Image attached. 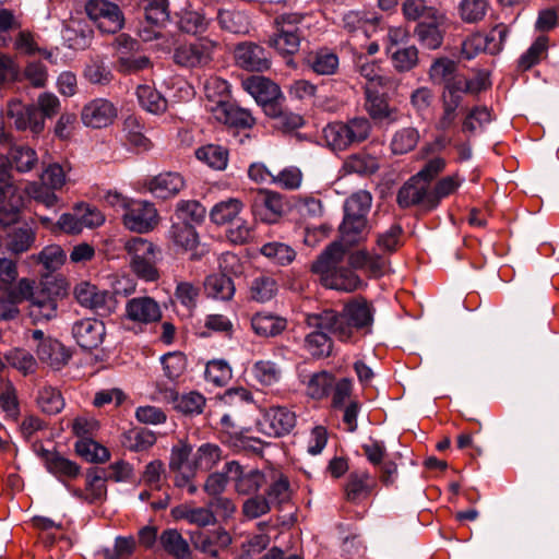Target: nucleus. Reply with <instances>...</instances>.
I'll return each instance as SVG.
<instances>
[{
	"label": "nucleus",
	"instance_id": "obj_1",
	"mask_svg": "<svg viewBox=\"0 0 559 559\" xmlns=\"http://www.w3.org/2000/svg\"><path fill=\"white\" fill-rule=\"evenodd\" d=\"M306 324L311 329H325L342 342L353 341L357 333L372 323V309L366 300L347 304L341 313L325 309L306 314Z\"/></svg>",
	"mask_w": 559,
	"mask_h": 559
},
{
	"label": "nucleus",
	"instance_id": "obj_2",
	"mask_svg": "<svg viewBox=\"0 0 559 559\" xmlns=\"http://www.w3.org/2000/svg\"><path fill=\"white\" fill-rule=\"evenodd\" d=\"M311 271L321 284L331 289L352 293L364 282L346 262V248L341 242H332L311 264Z\"/></svg>",
	"mask_w": 559,
	"mask_h": 559
},
{
	"label": "nucleus",
	"instance_id": "obj_3",
	"mask_svg": "<svg viewBox=\"0 0 559 559\" xmlns=\"http://www.w3.org/2000/svg\"><path fill=\"white\" fill-rule=\"evenodd\" d=\"M371 123L367 118H353L346 122L328 123L323 130V140L332 151H345L354 144L366 141L371 133Z\"/></svg>",
	"mask_w": 559,
	"mask_h": 559
},
{
	"label": "nucleus",
	"instance_id": "obj_4",
	"mask_svg": "<svg viewBox=\"0 0 559 559\" xmlns=\"http://www.w3.org/2000/svg\"><path fill=\"white\" fill-rule=\"evenodd\" d=\"M428 76L432 84H443V92H449L451 85H457L461 87V91L471 94H476L485 88L484 79H466L457 74L456 62L447 57L438 58L431 63Z\"/></svg>",
	"mask_w": 559,
	"mask_h": 559
},
{
	"label": "nucleus",
	"instance_id": "obj_5",
	"mask_svg": "<svg viewBox=\"0 0 559 559\" xmlns=\"http://www.w3.org/2000/svg\"><path fill=\"white\" fill-rule=\"evenodd\" d=\"M124 249L130 257L131 270L136 276L147 282L158 278L157 249L153 242L141 237H133L126 242Z\"/></svg>",
	"mask_w": 559,
	"mask_h": 559
},
{
	"label": "nucleus",
	"instance_id": "obj_6",
	"mask_svg": "<svg viewBox=\"0 0 559 559\" xmlns=\"http://www.w3.org/2000/svg\"><path fill=\"white\" fill-rule=\"evenodd\" d=\"M304 15L296 12L283 13L276 16V32L270 36L269 45L282 56H293L298 52L301 35L298 25Z\"/></svg>",
	"mask_w": 559,
	"mask_h": 559
},
{
	"label": "nucleus",
	"instance_id": "obj_7",
	"mask_svg": "<svg viewBox=\"0 0 559 559\" xmlns=\"http://www.w3.org/2000/svg\"><path fill=\"white\" fill-rule=\"evenodd\" d=\"M84 10L103 34H115L124 25V15L118 4L109 0H87Z\"/></svg>",
	"mask_w": 559,
	"mask_h": 559
},
{
	"label": "nucleus",
	"instance_id": "obj_8",
	"mask_svg": "<svg viewBox=\"0 0 559 559\" xmlns=\"http://www.w3.org/2000/svg\"><path fill=\"white\" fill-rule=\"evenodd\" d=\"M123 318L126 322L131 323L128 326L129 329L142 330L143 326L158 322L162 319V309L152 297H133L126 302Z\"/></svg>",
	"mask_w": 559,
	"mask_h": 559
},
{
	"label": "nucleus",
	"instance_id": "obj_9",
	"mask_svg": "<svg viewBox=\"0 0 559 559\" xmlns=\"http://www.w3.org/2000/svg\"><path fill=\"white\" fill-rule=\"evenodd\" d=\"M158 219V212L155 205L142 200H131L122 215L126 228L139 234L153 230L157 226Z\"/></svg>",
	"mask_w": 559,
	"mask_h": 559
},
{
	"label": "nucleus",
	"instance_id": "obj_10",
	"mask_svg": "<svg viewBox=\"0 0 559 559\" xmlns=\"http://www.w3.org/2000/svg\"><path fill=\"white\" fill-rule=\"evenodd\" d=\"M217 44L209 38L179 45L174 52V61L186 68H202L211 63Z\"/></svg>",
	"mask_w": 559,
	"mask_h": 559
},
{
	"label": "nucleus",
	"instance_id": "obj_11",
	"mask_svg": "<svg viewBox=\"0 0 559 559\" xmlns=\"http://www.w3.org/2000/svg\"><path fill=\"white\" fill-rule=\"evenodd\" d=\"M241 85L258 104L263 106L266 115H277V99L281 96V90L277 84L264 76L252 75L242 80Z\"/></svg>",
	"mask_w": 559,
	"mask_h": 559
},
{
	"label": "nucleus",
	"instance_id": "obj_12",
	"mask_svg": "<svg viewBox=\"0 0 559 559\" xmlns=\"http://www.w3.org/2000/svg\"><path fill=\"white\" fill-rule=\"evenodd\" d=\"M296 425V415L284 406H271L263 411L258 421L259 430L269 437H282Z\"/></svg>",
	"mask_w": 559,
	"mask_h": 559
},
{
	"label": "nucleus",
	"instance_id": "obj_13",
	"mask_svg": "<svg viewBox=\"0 0 559 559\" xmlns=\"http://www.w3.org/2000/svg\"><path fill=\"white\" fill-rule=\"evenodd\" d=\"M80 117L86 128L104 129L116 121L118 108L109 99L95 98L82 107Z\"/></svg>",
	"mask_w": 559,
	"mask_h": 559
},
{
	"label": "nucleus",
	"instance_id": "obj_14",
	"mask_svg": "<svg viewBox=\"0 0 559 559\" xmlns=\"http://www.w3.org/2000/svg\"><path fill=\"white\" fill-rule=\"evenodd\" d=\"M8 116L17 130H28L33 134H39L45 129L43 115L33 104L24 105L19 100H12L8 105Z\"/></svg>",
	"mask_w": 559,
	"mask_h": 559
},
{
	"label": "nucleus",
	"instance_id": "obj_15",
	"mask_svg": "<svg viewBox=\"0 0 559 559\" xmlns=\"http://www.w3.org/2000/svg\"><path fill=\"white\" fill-rule=\"evenodd\" d=\"M32 336L39 342L36 353L41 362L53 369H60L67 365L70 354L59 341L44 337V333L40 330L33 331Z\"/></svg>",
	"mask_w": 559,
	"mask_h": 559
},
{
	"label": "nucleus",
	"instance_id": "obj_16",
	"mask_svg": "<svg viewBox=\"0 0 559 559\" xmlns=\"http://www.w3.org/2000/svg\"><path fill=\"white\" fill-rule=\"evenodd\" d=\"M186 187V180L177 171H164L145 182V188L155 198L167 200L176 197Z\"/></svg>",
	"mask_w": 559,
	"mask_h": 559
},
{
	"label": "nucleus",
	"instance_id": "obj_17",
	"mask_svg": "<svg viewBox=\"0 0 559 559\" xmlns=\"http://www.w3.org/2000/svg\"><path fill=\"white\" fill-rule=\"evenodd\" d=\"M284 204L282 197L273 191L260 190L252 203V213L257 219L272 224L282 215Z\"/></svg>",
	"mask_w": 559,
	"mask_h": 559
},
{
	"label": "nucleus",
	"instance_id": "obj_18",
	"mask_svg": "<svg viewBox=\"0 0 559 559\" xmlns=\"http://www.w3.org/2000/svg\"><path fill=\"white\" fill-rule=\"evenodd\" d=\"M226 474L235 481L238 493L251 495L257 492L265 481V476L258 469H250L245 473L242 466L231 461L225 465Z\"/></svg>",
	"mask_w": 559,
	"mask_h": 559
},
{
	"label": "nucleus",
	"instance_id": "obj_19",
	"mask_svg": "<svg viewBox=\"0 0 559 559\" xmlns=\"http://www.w3.org/2000/svg\"><path fill=\"white\" fill-rule=\"evenodd\" d=\"M72 333L82 348L91 350L103 343L106 329L103 321L87 318L75 322Z\"/></svg>",
	"mask_w": 559,
	"mask_h": 559
},
{
	"label": "nucleus",
	"instance_id": "obj_20",
	"mask_svg": "<svg viewBox=\"0 0 559 559\" xmlns=\"http://www.w3.org/2000/svg\"><path fill=\"white\" fill-rule=\"evenodd\" d=\"M212 116L216 121L235 129H250L255 123V119L248 109L230 102L215 106L212 109Z\"/></svg>",
	"mask_w": 559,
	"mask_h": 559
},
{
	"label": "nucleus",
	"instance_id": "obj_21",
	"mask_svg": "<svg viewBox=\"0 0 559 559\" xmlns=\"http://www.w3.org/2000/svg\"><path fill=\"white\" fill-rule=\"evenodd\" d=\"M169 468L175 474V485H182L188 481L189 475H191L192 472H195L192 448L189 444L179 442L173 447L169 459Z\"/></svg>",
	"mask_w": 559,
	"mask_h": 559
},
{
	"label": "nucleus",
	"instance_id": "obj_22",
	"mask_svg": "<svg viewBox=\"0 0 559 559\" xmlns=\"http://www.w3.org/2000/svg\"><path fill=\"white\" fill-rule=\"evenodd\" d=\"M237 64L248 71H265L270 68V60L265 50L253 43L239 44L235 49Z\"/></svg>",
	"mask_w": 559,
	"mask_h": 559
},
{
	"label": "nucleus",
	"instance_id": "obj_23",
	"mask_svg": "<svg viewBox=\"0 0 559 559\" xmlns=\"http://www.w3.org/2000/svg\"><path fill=\"white\" fill-rule=\"evenodd\" d=\"M429 185L415 175L400 189L397 203L401 207L421 204L429 210Z\"/></svg>",
	"mask_w": 559,
	"mask_h": 559
},
{
	"label": "nucleus",
	"instance_id": "obj_24",
	"mask_svg": "<svg viewBox=\"0 0 559 559\" xmlns=\"http://www.w3.org/2000/svg\"><path fill=\"white\" fill-rule=\"evenodd\" d=\"M376 486V479L367 471H354L345 484L346 500L357 503L368 498Z\"/></svg>",
	"mask_w": 559,
	"mask_h": 559
},
{
	"label": "nucleus",
	"instance_id": "obj_25",
	"mask_svg": "<svg viewBox=\"0 0 559 559\" xmlns=\"http://www.w3.org/2000/svg\"><path fill=\"white\" fill-rule=\"evenodd\" d=\"M36 240V229L28 223H23L8 230L4 236L5 249L13 254L28 251Z\"/></svg>",
	"mask_w": 559,
	"mask_h": 559
},
{
	"label": "nucleus",
	"instance_id": "obj_26",
	"mask_svg": "<svg viewBox=\"0 0 559 559\" xmlns=\"http://www.w3.org/2000/svg\"><path fill=\"white\" fill-rule=\"evenodd\" d=\"M74 295L80 305L97 312L108 310V301L111 295L108 292L99 290L95 285L83 282L75 286Z\"/></svg>",
	"mask_w": 559,
	"mask_h": 559
},
{
	"label": "nucleus",
	"instance_id": "obj_27",
	"mask_svg": "<svg viewBox=\"0 0 559 559\" xmlns=\"http://www.w3.org/2000/svg\"><path fill=\"white\" fill-rule=\"evenodd\" d=\"M465 91H461L457 85H451L449 92H443L441 95L442 114L438 120L437 129L445 131L450 129L457 117V109L460 108Z\"/></svg>",
	"mask_w": 559,
	"mask_h": 559
},
{
	"label": "nucleus",
	"instance_id": "obj_28",
	"mask_svg": "<svg viewBox=\"0 0 559 559\" xmlns=\"http://www.w3.org/2000/svg\"><path fill=\"white\" fill-rule=\"evenodd\" d=\"M192 540L198 550L215 558L230 545L231 537L226 531L216 530L206 534L200 532L192 537Z\"/></svg>",
	"mask_w": 559,
	"mask_h": 559
},
{
	"label": "nucleus",
	"instance_id": "obj_29",
	"mask_svg": "<svg viewBox=\"0 0 559 559\" xmlns=\"http://www.w3.org/2000/svg\"><path fill=\"white\" fill-rule=\"evenodd\" d=\"M171 513L176 520H185L189 524L197 525L199 527L212 526L216 523L215 513L210 508V504L206 507L181 504L173 509Z\"/></svg>",
	"mask_w": 559,
	"mask_h": 559
},
{
	"label": "nucleus",
	"instance_id": "obj_30",
	"mask_svg": "<svg viewBox=\"0 0 559 559\" xmlns=\"http://www.w3.org/2000/svg\"><path fill=\"white\" fill-rule=\"evenodd\" d=\"M253 332L262 337H274L287 328V320L270 312H258L251 318Z\"/></svg>",
	"mask_w": 559,
	"mask_h": 559
},
{
	"label": "nucleus",
	"instance_id": "obj_31",
	"mask_svg": "<svg viewBox=\"0 0 559 559\" xmlns=\"http://www.w3.org/2000/svg\"><path fill=\"white\" fill-rule=\"evenodd\" d=\"M432 19L433 21L430 23L420 22L415 28L419 43L431 50L442 45L443 32L440 29V25L443 24L444 16L440 13H433Z\"/></svg>",
	"mask_w": 559,
	"mask_h": 559
},
{
	"label": "nucleus",
	"instance_id": "obj_32",
	"mask_svg": "<svg viewBox=\"0 0 559 559\" xmlns=\"http://www.w3.org/2000/svg\"><path fill=\"white\" fill-rule=\"evenodd\" d=\"M135 95L140 107L150 114L162 115L167 110V99L151 84L138 85Z\"/></svg>",
	"mask_w": 559,
	"mask_h": 559
},
{
	"label": "nucleus",
	"instance_id": "obj_33",
	"mask_svg": "<svg viewBox=\"0 0 559 559\" xmlns=\"http://www.w3.org/2000/svg\"><path fill=\"white\" fill-rule=\"evenodd\" d=\"M377 22L378 17L365 10H352L342 17V26L348 34L361 33L366 37L369 36V31L374 27Z\"/></svg>",
	"mask_w": 559,
	"mask_h": 559
},
{
	"label": "nucleus",
	"instance_id": "obj_34",
	"mask_svg": "<svg viewBox=\"0 0 559 559\" xmlns=\"http://www.w3.org/2000/svg\"><path fill=\"white\" fill-rule=\"evenodd\" d=\"M159 545L169 556L176 559H189L191 550L188 542L176 528H167L158 537Z\"/></svg>",
	"mask_w": 559,
	"mask_h": 559
},
{
	"label": "nucleus",
	"instance_id": "obj_35",
	"mask_svg": "<svg viewBox=\"0 0 559 559\" xmlns=\"http://www.w3.org/2000/svg\"><path fill=\"white\" fill-rule=\"evenodd\" d=\"M205 108L212 115L215 106H222L229 100V84L218 76H210L204 82Z\"/></svg>",
	"mask_w": 559,
	"mask_h": 559
},
{
	"label": "nucleus",
	"instance_id": "obj_36",
	"mask_svg": "<svg viewBox=\"0 0 559 559\" xmlns=\"http://www.w3.org/2000/svg\"><path fill=\"white\" fill-rule=\"evenodd\" d=\"M166 397L173 403L176 411L185 415L201 414L205 406V397L198 392L180 395L175 390H169Z\"/></svg>",
	"mask_w": 559,
	"mask_h": 559
},
{
	"label": "nucleus",
	"instance_id": "obj_37",
	"mask_svg": "<svg viewBox=\"0 0 559 559\" xmlns=\"http://www.w3.org/2000/svg\"><path fill=\"white\" fill-rule=\"evenodd\" d=\"M211 19L202 10L185 8L179 13L178 27L190 35H200L207 31Z\"/></svg>",
	"mask_w": 559,
	"mask_h": 559
},
{
	"label": "nucleus",
	"instance_id": "obj_38",
	"mask_svg": "<svg viewBox=\"0 0 559 559\" xmlns=\"http://www.w3.org/2000/svg\"><path fill=\"white\" fill-rule=\"evenodd\" d=\"M168 238L174 246L185 251L193 250L199 243V236L193 225L188 222H173Z\"/></svg>",
	"mask_w": 559,
	"mask_h": 559
},
{
	"label": "nucleus",
	"instance_id": "obj_39",
	"mask_svg": "<svg viewBox=\"0 0 559 559\" xmlns=\"http://www.w3.org/2000/svg\"><path fill=\"white\" fill-rule=\"evenodd\" d=\"M379 167L378 158L366 152L352 154L347 156L343 163L345 174H357L361 176L372 175Z\"/></svg>",
	"mask_w": 559,
	"mask_h": 559
},
{
	"label": "nucleus",
	"instance_id": "obj_40",
	"mask_svg": "<svg viewBox=\"0 0 559 559\" xmlns=\"http://www.w3.org/2000/svg\"><path fill=\"white\" fill-rule=\"evenodd\" d=\"M205 293L216 300H230L235 294V285L225 274L209 275L204 282Z\"/></svg>",
	"mask_w": 559,
	"mask_h": 559
},
{
	"label": "nucleus",
	"instance_id": "obj_41",
	"mask_svg": "<svg viewBox=\"0 0 559 559\" xmlns=\"http://www.w3.org/2000/svg\"><path fill=\"white\" fill-rule=\"evenodd\" d=\"M304 340V348L314 358L328 357L332 352V340L325 329H313Z\"/></svg>",
	"mask_w": 559,
	"mask_h": 559
},
{
	"label": "nucleus",
	"instance_id": "obj_42",
	"mask_svg": "<svg viewBox=\"0 0 559 559\" xmlns=\"http://www.w3.org/2000/svg\"><path fill=\"white\" fill-rule=\"evenodd\" d=\"M367 229V219L344 216L340 227L341 243L344 248L352 247L364 239Z\"/></svg>",
	"mask_w": 559,
	"mask_h": 559
},
{
	"label": "nucleus",
	"instance_id": "obj_43",
	"mask_svg": "<svg viewBox=\"0 0 559 559\" xmlns=\"http://www.w3.org/2000/svg\"><path fill=\"white\" fill-rule=\"evenodd\" d=\"M278 290L277 282L270 275H259L249 285V298L257 302H267Z\"/></svg>",
	"mask_w": 559,
	"mask_h": 559
},
{
	"label": "nucleus",
	"instance_id": "obj_44",
	"mask_svg": "<svg viewBox=\"0 0 559 559\" xmlns=\"http://www.w3.org/2000/svg\"><path fill=\"white\" fill-rule=\"evenodd\" d=\"M228 156V150L222 145L207 144L195 150V157L215 170L227 167Z\"/></svg>",
	"mask_w": 559,
	"mask_h": 559
},
{
	"label": "nucleus",
	"instance_id": "obj_45",
	"mask_svg": "<svg viewBox=\"0 0 559 559\" xmlns=\"http://www.w3.org/2000/svg\"><path fill=\"white\" fill-rule=\"evenodd\" d=\"M243 203L236 198H229L216 203L211 212L210 218L216 225L231 223L242 211Z\"/></svg>",
	"mask_w": 559,
	"mask_h": 559
},
{
	"label": "nucleus",
	"instance_id": "obj_46",
	"mask_svg": "<svg viewBox=\"0 0 559 559\" xmlns=\"http://www.w3.org/2000/svg\"><path fill=\"white\" fill-rule=\"evenodd\" d=\"M139 36L143 41H155L154 47L159 50H170L175 44V37L163 28V25H154L146 22L139 29Z\"/></svg>",
	"mask_w": 559,
	"mask_h": 559
},
{
	"label": "nucleus",
	"instance_id": "obj_47",
	"mask_svg": "<svg viewBox=\"0 0 559 559\" xmlns=\"http://www.w3.org/2000/svg\"><path fill=\"white\" fill-rule=\"evenodd\" d=\"M270 479L271 483L266 490L267 500L276 504L288 502L292 498V489L288 478L280 472L272 471Z\"/></svg>",
	"mask_w": 559,
	"mask_h": 559
},
{
	"label": "nucleus",
	"instance_id": "obj_48",
	"mask_svg": "<svg viewBox=\"0 0 559 559\" xmlns=\"http://www.w3.org/2000/svg\"><path fill=\"white\" fill-rule=\"evenodd\" d=\"M15 188L12 183L0 186V224L2 226H10L19 221V205L8 200L13 198Z\"/></svg>",
	"mask_w": 559,
	"mask_h": 559
},
{
	"label": "nucleus",
	"instance_id": "obj_49",
	"mask_svg": "<svg viewBox=\"0 0 559 559\" xmlns=\"http://www.w3.org/2000/svg\"><path fill=\"white\" fill-rule=\"evenodd\" d=\"M46 466L58 478H75L80 474V466L58 453L47 452Z\"/></svg>",
	"mask_w": 559,
	"mask_h": 559
},
{
	"label": "nucleus",
	"instance_id": "obj_50",
	"mask_svg": "<svg viewBox=\"0 0 559 559\" xmlns=\"http://www.w3.org/2000/svg\"><path fill=\"white\" fill-rule=\"evenodd\" d=\"M29 313L35 320H50L57 313V300L43 289L31 300Z\"/></svg>",
	"mask_w": 559,
	"mask_h": 559
},
{
	"label": "nucleus",
	"instance_id": "obj_51",
	"mask_svg": "<svg viewBox=\"0 0 559 559\" xmlns=\"http://www.w3.org/2000/svg\"><path fill=\"white\" fill-rule=\"evenodd\" d=\"M78 455L93 463H105L110 454L106 447L99 444L92 438H81L75 443Z\"/></svg>",
	"mask_w": 559,
	"mask_h": 559
},
{
	"label": "nucleus",
	"instance_id": "obj_52",
	"mask_svg": "<svg viewBox=\"0 0 559 559\" xmlns=\"http://www.w3.org/2000/svg\"><path fill=\"white\" fill-rule=\"evenodd\" d=\"M217 21L221 27L234 34H246L249 32L250 23L248 16L236 10H219Z\"/></svg>",
	"mask_w": 559,
	"mask_h": 559
},
{
	"label": "nucleus",
	"instance_id": "obj_53",
	"mask_svg": "<svg viewBox=\"0 0 559 559\" xmlns=\"http://www.w3.org/2000/svg\"><path fill=\"white\" fill-rule=\"evenodd\" d=\"M36 404L43 413L55 415L64 407V400L56 388L46 385L38 390Z\"/></svg>",
	"mask_w": 559,
	"mask_h": 559
},
{
	"label": "nucleus",
	"instance_id": "obj_54",
	"mask_svg": "<svg viewBox=\"0 0 559 559\" xmlns=\"http://www.w3.org/2000/svg\"><path fill=\"white\" fill-rule=\"evenodd\" d=\"M420 139L416 128L406 127L397 130L391 140L390 147L393 154L403 155L413 151Z\"/></svg>",
	"mask_w": 559,
	"mask_h": 559
},
{
	"label": "nucleus",
	"instance_id": "obj_55",
	"mask_svg": "<svg viewBox=\"0 0 559 559\" xmlns=\"http://www.w3.org/2000/svg\"><path fill=\"white\" fill-rule=\"evenodd\" d=\"M463 181L464 179L461 178L459 174H453L440 179L433 190H430V195L428 197L429 210L437 207L442 199L453 194L461 187Z\"/></svg>",
	"mask_w": 559,
	"mask_h": 559
},
{
	"label": "nucleus",
	"instance_id": "obj_56",
	"mask_svg": "<svg viewBox=\"0 0 559 559\" xmlns=\"http://www.w3.org/2000/svg\"><path fill=\"white\" fill-rule=\"evenodd\" d=\"M205 214V207L197 200H180L176 204V222H188L191 225L200 224L204 221Z\"/></svg>",
	"mask_w": 559,
	"mask_h": 559
},
{
	"label": "nucleus",
	"instance_id": "obj_57",
	"mask_svg": "<svg viewBox=\"0 0 559 559\" xmlns=\"http://www.w3.org/2000/svg\"><path fill=\"white\" fill-rule=\"evenodd\" d=\"M308 64L317 74L331 75L338 68V57L330 50L322 49L308 57Z\"/></svg>",
	"mask_w": 559,
	"mask_h": 559
},
{
	"label": "nucleus",
	"instance_id": "obj_58",
	"mask_svg": "<svg viewBox=\"0 0 559 559\" xmlns=\"http://www.w3.org/2000/svg\"><path fill=\"white\" fill-rule=\"evenodd\" d=\"M372 197L366 190H359L353 193L344 205L345 215L348 217H357L367 219V214L370 211Z\"/></svg>",
	"mask_w": 559,
	"mask_h": 559
},
{
	"label": "nucleus",
	"instance_id": "obj_59",
	"mask_svg": "<svg viewBox=\"0 0 559 559\" xmlns=\"http://www.w3.org/2000/svg\"><path fill=\"white\" fill-rule=\"evenodd\" d=\"M389 53L397 72H408L417 67L419 62L418 49L414 45L397 47Z\"/></svg>",
	"mask_w": 559,
	"mask_h": 559
},
{
	"label": "nucleus",
	"instance_id": "obj_60",
	"mask_svg": "<svg viewBox=\"0 0 559 559\" xmlns=\"http://www.w3.org/2000/svg\"><path fill=\"white\" fill-rule=\"evenodd\" d=\"M366 109L369 115L377 120L390 119L395 120V110L391 109L383 96L371 92L369 86L366 87Z\"/></svg>",
	"mask_w": 559,
	"mask_h": 559
},
{
	"label": "nucleus",
	"instance_id": "obj_61",
	"mask_svg": "<svg viewBox=\"0 0 559 559\" xmlns=\"http://www.w3.org/2000/svg\"><path fill=\"white\" fill-rule=\"evenodd\" d=\"M334 385V376L328 371L313 373L306 386L307 394L314 400L326 397Z\"/></svg>",
	"mask_w": 559,
	"mask_h": 559
},
{
	"label": "nucleus",
	"instance_id": "obj_62",
	"mask_svg": "<svg viewBox=\"0 0 559 559\" xmlns=\"http://www.w3.org/2000/svg\"><path fill=\"white\" fill-rule=\"evenodd\" d=\"M548 49V38L539 36L530 46V48L520 57L518 67L522 71H527L538 64Z\"/></svg>",
	"mask_w": 559,
	"mask_h": 559
},
{
	"label": "nucleus",
	"instance_id": "obj_63",
	"mask_svg": "<svg viewBox=\"0 0 559 559\" xmlns=\"http://www.w3.org/2000/svg\"><path fill=\"white\" fill-rule=\"evenodd\" d=\"M254 379L262 385H273L282 378L281 367L271 360H259L252 366Z\"/></svg>",
	"mask_w": 559,
	"mask_h": 559
},
{
	"label": "nucleus",
	"instance_id": "obj_64",
	"mask_svg": "<svg viewBox=\"0 0 559 559\" xmlns=\"http://www.w3.org/2000/svg\"><path fill=\"white\" fill-rule=\"evenodd\" d=\"M222 459V451L218 445L212 443L202 444L193 454L195 472L209 471Z\"/></svg>",
	"mask_w": 559,
	"mask_h": 559
}]
</instances>
